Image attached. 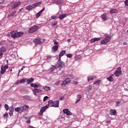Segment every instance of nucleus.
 Returning a JSON list of instances; mask_svg holds the SVG:
<instances>
[{
	"label": "nucleus",
	"mask_w": 128,
	"mask_h": 128,
	"mask_svg": "<svg viewBox=\"0 0 128 128\" xmlns=\"http://www.w3.org/2000/svg\"><path fill=\"white\" fill-rule=\"evenodd\" d=\"M10 34L13 38H20L24 36V32H17L16 31H12L10 32Z\"/></svg>",
	"instance_id": "obj_1"
},
{
	"label": "nucleus",
	"mask_w": 128,
	"mask_h": 128,
	"mask_svg": "<svg viewBox=\"0 0 128 128\" xmlns=\"http://www.w3.org/2000/svg\"><path fill=\"white\" fill-rule=\"evenodd\" d=\"M112 38L108 35L105 36V38L100 41L101 44H106L108 42H110Z\"/></svg>",
	"instance_id": "obj_2"
},
{
	"label": "nucleus",
	"mask_w": 128,
	"mask_h": 128,
	"mask_svg": "<svg viewBox=\"0 0 128 128\" xmlns=\"http://www.w3.org/2000/svg\"><path fill=\"white\" fill-rule=\"evenodd\" d=\"M72 82V80H70V79L68 78H65L64 80L62 82V84H61L62 86H66V84H70Z\"/></svg>",
	"instance_id": "obj_3"
},
{
	"label": "nucleus",
	"mask_w": 128,
	"mask_h": 128,
	"mask_svg": "<svg viewBox=\"0 0 128 128\" xmlns=\"http://www.w3.org/2000/svg\"><path fill=\"white\" fill-rule=\"evenodd\" d=\"M47 108H48V104L41 108L40 110L38 113L39 116H42L45 110H46Z\"/></svg>",
	"instance_id": "obj_4"
},
{
	"label": "nucleus",
	"mask_w": 128,
	"mask_h": 128,
	"mask_svg": "<svg viewBox=\"0 0 128 128\" xmlns=\"http://www.w3.org/2000/svg\"><path fill=\"white\" fill-rule=\"evenodd\" d=\"M122 74V68L118 67L117 70L114 72V75L116 76H120Z\"/></svg>",
	"instance_id": "obj_5"
},
{
	"label": "nucleus",
	"mask_w": 128,
	"mask_h": 128,
	"mask_svg": "<svg viewBox=\"0 0 128 128\" xmlns=\"http://www.w3.org/2000/svg\"><path fill=\"white\" fill-rule=\"evenodd\" d=\"M20 2H16L11 6V8L12 10H14V8H18V6H20Z\"/></svg>",
	"instance_id": "obj_6"
},
{
	"label": "nucleus",
	"mask_w": 128,
	"mask_h": 128,
	"mask_svg": "<svg viewBox=\"0 0 128 128\" xmlns=\"http://www.w3.org/2000/svg\"><path fill=\"white\" fill-rule=\"evenodd\" d=\"M33 42L36 44H42V40L40 38L34 39Z\"/></svg>",
	"instance_id": "obj_7"
},
{
	"label": "nucleus",
	"mask_w": 128,
	"mask_h": 128,
	"mask_svg": "<svg viewBox=\"0 0 128 128\" xmlns=\"http://www.w3.org/2000/svg\"><path fill=\"white\" fill-rule=\"evenodd\" d=\"M102 37L98 38H93L90 40V42L91 44H92L94 42H98L99 40H102Z\"/></svg>",
	"instance_id": "obj_8"
},
{
	"label": "nucleus",
	"mask_w": 128,
	"mask_h": 128,
	"mask_svg": "<svg viewBox=\"0 0 128 128\" xmlns=\"http://www.w3.org/2000/svg\"><path fill=\"white\" fill-rule=\"evenodd\" d=\"M56 66L57 68H64V62H58Z\"/></svg>",
	"instance_id": "obj_9"
},
{
	"label": "nucleus",
	"mask_w": 128,
	"mask_h": 128,
	"mask_svg": "<svg viewBox=\"0 0 128 128\" xmlns=\"http://www.w3.org/2000/svg\"><path fill=\"white\" fill-rule=\"evenodd\" d=\"M109 113L110 116H116V110L110 109Z\"/></svg>",
	"instance_id": "obj_10"
},
{
	"label": "nucleus",
	"mask_w": 128,
	"mask_h": 128,
	"mask_svg": "<svg viewBox=\"0 0 128 128\" xmlns=\"http://www.w3.org/2000/svg\"><path fill=\"white\" fill-rule=\"evenodd\" d=\"M59 106H60V100H58L54 102L53 106L54 108H58Z\"/></svg>",
	"instance_id": "obj_11"
},
{
	"label": "nucleus",
	"mask_w": 128,
	"mask_h": 128,
	"mask_svg": "<svg viewBox=\"0 0 128 128\" xmlns=\"http://www.w3.org/2000/svg\"><path fill=\"white\" fill-rule=\"evenodd\" d=\"M42 92V90L38 88H34L33 90V94L34 96H36V93Z\"/></svg>",
	"instance_id": "obj_12"
},
{
	"label": "nucleus",
	"mask_w": 128,
	"mask_h": 128,
	"mask_svg": "<svg viewBox=\"0 0 128 128\" xmlns=\"http://www.w3.org/2000/svg\"><path fill=\"white\" fill-rule=\"evenodd\" d=\"M22 112H26L27 110H28V106L26 105H24L23 106L21 107Z\"/></svg>",
	"instance_id": "obj_13"
},
{
	"label": "nucleus",
	"mask_w": 128,
	"mask_h": 128,
	"mask_svg": "<svg viewBox=\"0 0 128 128\" xmlns=\"http://www.w3.org/2000/svg\"><path fill=\"white\" fill-rule=\"evenodd\" d=\"M46 10V8L44 7L40 10L38 14H36V18H38L42 14L43 12Z\"/></svg>",
	"instance_id": "obj_14"
},
{
	"label": "nucleus",
	"mask_w": 128,
	"mask_h": 128,
	"mask_svg": "<svg viewBox=\"0 0 128 128\" xmlns=\"http://www.w3.org/2000/svg\"><path fill=\"white\" fill-rule=\"evenodd\" d=\"M63 112L64 114H66L68 116H70L72 114V112L68 110V109H64L63 110Z\"/></svg>",
	"instance_id": "obj_15"
},
{
	"label": "nucleus",
	"mask_w": 128,
	"mask_h": 128,
	"mask_svg": "<svg viewBox=\"0 0 128 128\" xmlns=\"http://www.w3.org/2000/svg\"><path fill=\"white\" fill-rule=\"evenodd\" d=\"M38 28H40L36 26V25H34L32 26V32H36L38 30Z\"/></svg>",
	"instance_id": "obj_16"
},
{
	"label": "nucleus",
	"mask_w": 128,
	"mask_h": 128,
	"mask_svg": "<svg viewBox=\"0 0 128 128\" xmlns=\"http://www.w3.org/2000/svg\"><path fill=\"white\" fill-rule=\"evenodd\" d=\"M42 4L40 2H38L35 4H32V8H36L38 6H40Z\"/></svg>",
	"instance_id": "obj_17"
},
{
	"label": "nucleus",
	"mask_w": 128,
	"mask_h": 128,
	"mask_svg": "<svg viewBox=\"0 0 128 128\" xmlns=\"http://www.w3.org/2000/svg\"><path fill=\"white\" fill-rule=\"evenodd\" d=\"M94 80H96V76H89L88 77V82Z\"/></svg>",
	"instance_id": "obj_18"
},
{
	"label": "nucleus",
	"mask_w": 128,
	"mask_h": 128,
	"mask_svg": "<svg viewBox=\"0 0 128 128\" xmlns=\"http://www.w3.org/2000/svg\"><path fill=\"white\" fill-rule=\"evenodd\" d=\"M26 82V78H23L20 80V82L18 81L17 82L18 84H24Z\"/></svg>",
	"instance_id": "obj_19"
},
{
	"label": "nucleus",
	"mask_w": 128,
	"mask_h": 128,
	"mask_svg": "<svg viewBox=\"0 0 128 128\" xmlns=\"http://www.w3.org/2000/svg\"><path fill=\"white\" fill-rule=\"evenodd\" d=\"M48 106H48H54V102L52 100H49Z\"/></svg>",
	"instance_id": "obj_20"
},
{
	"label": "nucleus",
	"mask_w": 128,
	"mask_h": 128,
	"mask_svg": "<svg viewBox=\"0 0 128 128\" xmlns=\"http://www.w3.org/2000/svg\"><path fill=\"white\" fill-rule=\"evenodd\" d=\"M43 88L46 92H48V90H50V88L48 86H45L43 87Z\"/></svg>",
	"instance_id": "obj_21"
},
{
	"label": "nucleus",
	"mask_w": 128,
	"mask_h": 128,
	"mask_svg": "<svg viewBox=\"0 0 128 128\" xmlns=\"http://www.w3.org/2000/svg\"><path fill=\"white\" fill-rule=\"evenodd\" d=\"M40 84H32V88H40Z\"/></svg>",
	"instance_id": "obj_22"
},
{
	"label": "nucleus",
	"mask_w": 128,
	"mask_h": 128,
	"mask_svg": "<svg viewBox=\"0 0 128 128\" xmlns=\"http://www.w3.org/2000/svg\"><path fill=\"white\" fill-rule=\"evenodd\" d=\"M0 52H6V48L4 46H2L0 48Z\"/></svg>",
	"instance_id": "obj_23"
},
{
	"label": "nucleus",
	"mask_w": 128,
	"mask_h": 128,
	"mask_svg": "<svg viewBox=\"0 0 128 128\" xmlns=\"http://www.w3.org/2000/svg\"><path fill=\"white\" fill-rule=\"evenodd\" d=\"M16 14V11H14V12L10 13L8 16V18H12V16H14V14Z\"/></svg>",
	"instance_id": "obj_24"
},
{
	"label": "nucleus",
	"mask_w": 128,
	"mask_h": 128,
	"mask_svg": "<svg viewBox=\"0 0 128 128\" xmlns=\"http://www.w3.org/2000/svg\"><path fill=\"white\" fill-rule=\"evenodd\" d=\"M62 3V0H56V4H58V6H60Z\"/></svg>",
	"instance_id": "obj_25"
},
{
	"label": "nucleus",
	"mask_w": 128,
	"mask_h": 128,
	"mask_svg": "<svg viewBox=\"0 0 128 128\" xmlns=\"http://www.w3.org/2000/svg\"><path fill=\"white\" fill-rule=\"evenodd\" d=\"M6 72V70L4 68V66H1L0 74H4Z\"/></svg>",
	"instance_id": "obj_26"
},
{
	"label": "nucleus",
	"mask_w": 128,
	"mask_h": 128,
	"mask_svg": "<svg viewBox=\"0 0 128 128\" xmlns=\"http://www.w3.org/2000/svg\"><path fill=\"white\" fill-rule=\"evenodd\" d=\"M15 112H22V107H17L14 108Z\"/></svg>",
	"instance_id": "obj_27"
},
{
	"label": "nucleus",
	"mask_w": 128,
	"mask_h": 128,
	"mask_svg": "<svg viewBox=\"0 0 128 128\" xmlns=\"http://www.w3.org/2000/svg\"><path fill=\"white\" fill-rule=\"evenodd\" d=\"M66 17V14H62L60 16L59 18L60 20H62L63 18H64Z\"/></svg>",
	"instance_id": "obj_28"
},
{
	"label": "nucleus",
	"mask_w": 128,
	"mask_h": 128,
	"mask_svg": "<svg viewBox=\"0 0 128 128\" xmlns=\"http://www.w3.org/2000/svg\"><path fill=\"white\" fill-rule=\"evenodd\" d=\"M102 20L106 21V20H107L108 17L106 16V14H102Z\"/></svg>",
	"instance_id": "obj_29"
},
{
	"label": "nucleus",
	"mask_w": 128,
	"mask_h": 128,
	"mask_svg": "<svg viewBox=\"0 0 128 128\" xmlns=\"http://www.w3.org/2000/svg\"><path fill=\"white\" fill-rule=\"evenodd\" d=\"M58 49V45H56L55 46L52 48V50H54V52H56Z\"/></svg>",
	"instance_id": "obj_30"
},
{
	"label": "nucleus",
	"mask_w": 128,
	"mask_h": 128,
	"mask_svg": "<svg viewBox=\"0 0 128 128\" xmlns=\"http://www.w3.org/2000/svg\"><path fill=\"white\" fill-rule=\"evenodd\" d=\"M64 54H66V50H62V51H61V52H60V54H59V56H63Z\"/></svg>",
	"instance_id": "obj_31"
},
{
	"label": "nucleus",
	"mask_w": 128,
	"mask_h": 128,
	"mask_svg": "<svg viewBox=\"0 0 128 128\" xmlns=\"http://www.w3.org/2000/svg\"><path fill=\"white\" fill-rule=\"evenodd\" d=\"M92 90V86H90L86 88V92H90V90Z\"/></svg>",
	"instance_id": "obj_32"
},
{
	"label": "nucleus",
	"mask_w": 128,
	"mask_h": 128,
	"mask_svg": "<svg viewBox=\"0 0 128 128\" xmlns=\"http://www.w3.org/2000/svg\"><path fill=\"white\" fill-rule=\"evenodd\" d=\"M107 80L109 82H114V78H112V76H110L107 78Z\"/></svg>",
	"instance_id": "obj_33"
},
{
	"label": "nucleus",
	"mask_w": 128,
	"mask_h": 128,
	"mask_svg": "<svg viewBox=\"0 0 128 128\" xmlns=\"http://www.w3.org/2000/svg\"><path fill=\"white\" fill-rule=\"evenodd\" d=\"M26 10H32V6L30 5H28L26 7Z\"/></svg>",
	"instance_id": "obj_34"
},
{
	"label": "nucleus",
	"mask_w": 128,
	"mask_h": 128,
	"mask_svg": "<svg viewBox=\"0 0 128 128\" xmlns=\"http://www.w3.org/2000/svg\"><path fill=\"white\" fill-rule=\"evenodd\" d=\"M100 84V80H97L94 82V84H96V86H98Z\"/></svg>",
	"instance_id": "obj_35"
},
{
	"label": "nucleus",
	"mask_w": 128,
	"mask_h": 128,
	"mask_svg": "<svg viewBox=\"0 0 128 128\" xmlns=\"http://www.w3.org/2000/svg\"><path fill=\"white\" fill-rule=\"evenodd\" d=\"M30 82H32V78H30L27 80V84H30Z\"/></svg>",
	"instance_id": "obj_36"
},
{
	"label": "nucleus",
	"mask_w": 128,
	"mask_h": 128,
	"mask_svg": "<svg viewBox=\"0 0 128 128\" xmlns=\"http://www.w3.org/2000/svg\"><path fill=\"white\" fill-rule=\"evenodd\" d=\"M23 98H24V100H30V96H23Z\"/></svg>",
	"instance_id": "obj_37"
},
{
	"label": "nucleus",
	"mask_w": 128,
	"mask_h": 128,
	"mask_svg": "<svg viewBox=\"0 0 128 128\" xmlns=\"http://www.w3.org/2000/svg\"><path fill=\"white\" fill-rule=\"evenodd\" d=\"M56 68H58V67L56 66H53L52 68L50 69V72H54Z\"/></svg>",
	"instance_id": "obj_38"
},
{
	"label": "nucleus",
	"mask_w": 128,
	"mask_h": 128,
	"mask_svg": "<svg viewBox=\"0 0 128 128\" xmlns=\"http://www.w3.org/2000/svg\"><path fill=\"white\" fill-rule=\"evenodd\" d=\"M110 12L111 14H114L115 12H116V9H112L110 10Z\"/></svg>",
	"instance_id": "obj_39"
},
{
	"label": "nucleus",
	"mask_w": 128,
	"mask_h": 128,
	"mask_svg": "<svg viewBox=\"0 0 128 128\" xmlns=\"http://www.w3.org/2000/svg\"><path fill=\"white\" fill-rule=\"evenodd\" d=\"M14 106H11L10 108V112H14Z\"/></svg>",
	"instance_id": "obj_40"
},
{
	"label": "nucleus",
	"mask_w": 128,
	"mask_h": 128,
	"mask_svg": "<svg viewBox=\"0 0 128 128\" xmlns=\"http://www.w3.org/2000/svg\"><path fill=\"white\" fill-rule=\"evenodd\" d=\"M28 32L29 34H32V27H31L28 29Z\"/></svg>",
	"instance_id": "obj_41"
},
{
	"label": "nucleus",
	"mask_w": 128,
	"mask_h": 128,
	"mask_svg": "<svg viewBox=\"0 0 128 128\" xmlns=\"http://www.w3.org/2000/svg\"><path fill=\"white\" fill-rule=\"evenodd\" d=\"M66 56L67 58H72V54H67Z\"/></svg>",
	"instance_id": "obj_42"
},
{
	"label": "nucleus",
	"mask_w": 128,
	"mask_h": 128,
	"mask_svg": "<svg viewBox=\"0 0 128 128\" xmlns=\"http://www.w3.org/2000/svg\"><path fill=\"white\" fill-rule=\"evenodd\" d=\"M3 68L5 70H8V65H5L4 66H3Z\"/></svg>",
	"instance_id": "obj_43"
},
{
	"label": "nucleus",
	"mask_w": 128,
	"mask_h": 128,
	"mask_svg": "<svg viewBox=\"0 0 128 128\" xmlns=\"http://www.w3.org/2000/svg\"><path fill=\"white\" fill-rule=\"evenodd\" d=\"M21 94H24L25 92H26V90L25 89H22L20 90Z\"/></svg>",
	"instance_id": "obj_44"
},
{
	"label": "nucleus",
	"mask_w": 128,
	"mask_h": 128,
	"mask_svg": "<svg viewBox=\"0 0 128 128\" xmlns=\"http://www.w3.org/2000/svg\"><path fill=\"white\" fill-rule=\"evenodd\" d=\"M4 108L6 110H8V108H9L8 105L7 104H5Z\"/></svg>",
	"instance_id": "obj_45"
},
{
	"label": "nucleus",
	"mask_w": 128,
	"mask_h": 128,
	"mask_svg": "<svg viewBox=\"0 0 128 128\" xmlns=\"http://www.w3.org/2000/svg\"><path fill=\"white\" fill-rule=\"evenodd\" d=\"M120 102L118 101L116 102V106H120Z\"/></svg>",
	"instance_id": "obj_46"
},
{
	"label": "nucleus",
	"mask_w": 128,
	"mask_h": 128,
	"mask_svg": "<svg viewBox=\"0 0 128 128\" xmlns=\"http://www.w3.org/2000/svg\"><path fill=\"white\" fill-rule=\"evenodd\" d=\"M60 83V80H58L56 82L54 83V86H58L59 84Z\"/></svg>",
	"instance_id": "obj_47"
},
{
	"label": "nucleus",
	"mask_w": 128,
	"mask_h": 128,
	"mask_svg": "<svg viewBox=\"0 0 128 128\" xmlns=\"http://www.w3.org/2000/svg\"><path fill=\"white\" fill-rule=\"evenodd\" d=\"M54 44H56V46H58V42H56V40H54Z\"/></svg>",
	"instance_id": "obj_48"
},
{
	"label": "nucleus",
	"mask_w": 128,
	"mask_h": 128,
	"mask_svg": "<svg viewBox=\"0 0 128 128\" xmlns=\"http://www.w3.org/2000/svg\"><path fill=\"white\" fill-rule=\"evenodd\" d=\"M48 96H44V100H43L44 102H46V100H48Z\"/></svg>",
	"instance_id": "obj_49"
},
{
	"label": "nucleus",
	"mask_w": 128,
	"mask_h": 128,
	"mask_svg": "<svg viewBox=\"0 0 128 128\" xmlns=\"http://www.w3.org/2000/svg\"><path fill=\"white\" fill-rule=\"evenodd\" d=\"M77 98H78V100H82V95L80 94H78L77 96Z\"/></svg>",
	"instance_id": "obj_50"
},
{
	"label": "nucleus",
	"mask_w": 128,
	"mask_h": 128,
	"mask_svg": "<svg viewBox=\"0 0 128 128\" xmlns=\"http://www.w3.org/2000/svg\"><path fill=\"white\" fill-rule=\"evenodd\" d=\"M9 116H14V112L10 111Z\"/></svg>",
	"instance_id": "obj_51"
},
{
	"label": "nucleus",
	"mask_w": 128,
	"mask_h": 128,
	"mask_svg": "<svg viewBox=\"0 0 128 128\" xmlns=\"http://www.w3.org/2000/svg\"><path fill=\"white\" fill-rule=\"evenodd\" d=\"M8 113H5L4 114V118H8Z\"/></svg>",
	"instance_id": "obj_52"
},
{
	"label": "nucleus",
	"mask_w": 128,
	"mask_h": 128,
	"mask_svg": "<svg viewBox=\"0 0 128 128\" xmlns=\"http://www.w3.org/2000/svg\"><path fill=\"white\" fill-rule=\"evenodd\" d=\"M125 5L128 6V0H126L124 2Z\"/></svg>",
	"instance_id": "obj_53"
},
{
	"label": "nucleus",
	"mask_w": 128,
	"mask_h": 128,
	"mask_svg": "<svg viewBox=\"0 0 128 128\" xmlns=\"http://www.w3.org/2000/svg\"><path fill=\"white\" fill-rule=\"evenodd\" d=\"M64 100V96H61L60 98V100Z\"/></svg>",
	"instance_id": "obj_54"
},
{
	"label": "nucleus",
	"mask_w": 128,
	"mask_h": 128,
	"mask_svg": "<svg viewBox=\"0 0 128 128\" xmlns=\"http://www.w3.org/2000/svg\"><path fill=\"white\" fill-rule=\"evenodd\" d=\"M24 66H23L22 68H21L20 70H19L18 72V74H20V72H22V70H24Z\"/></svg>",
	"instance_id": "obj_55"
},
{
	"label": "nucleus",
	"mask_w": 128,
	"mask_h": 128,
	"mask_svg": "<svg viewBox=\"0 0 128 128\" xmlns=\"http://www.w3.org/2000/svg\"><path fill=\"white\" fill-rule=\"evenodd\" d=\"M58 24V22H56L54 23L52 25V26H56Z\"/></svg>",
	"instance_id": "obj_56"
},
{
	"label": "nucleus",
	"mask_w": 128,
	"mask_h": 128,
	"mask_svg": "<svg viewBox=\"0 0 128 128\" xmlns=\"http://www.w3.org/2000/svg\"><path fill=\"white\" fill-rule=\"evenodd\" d=\"M3 54H2V52H0V58H2Z\"/></svg>",
	"instance_id": "obj_57"
},
{
	"label": "nucleus",
	"mask_w": 128,
	"mask_h": 128,
	"mask_svg": "<svg viewBox=\"0 0 128 128\" xmlns=\"http://www.w3.org/2000/svg\"><path fill=\"white\" fill-rule=\"evenodd\" d=\"M56 18V16H51V18H52V20H54V18Z\"/></svg>",
	"instance_id": "obj_58"
},
{
	"label": "nucleus",
	"mask_w": 128,
	"mask_h": 128,
	"mask_svg": "<svg viewBox=\"0 0 128 128\" xmlns=\"http://www.w3.org/2000/svg\"><path fill=\"white\" fill-rule=\"evenodd\" d=\"M60 60H62V56H59L58 58V62H60Z\"/></svg>",
	"instance_id": "obj_59"
},
{
	"label": "nucleus",
	"mask_w": 128,
	"mask_h": 128,
	"mask_svg": "<svg viewBox=\"0 0 128 128\" xmlns=\"http://www.w3.org/2000/svg\"><path fill=\"white\" fill-rule=\"evenodd\" d=\"M52 56H47L46 57V60H50Z\"/></svg>",
	"instance_id": "obj_60"
},
{
	"label": "nucleus",
	"mask_w": 128,
	"mask_h": 128,
	"mask_svg": "<svg viewBox=\"0 0 128 128\" xmlns=\"http://www.w3.org/2000/svg\"><path fill=\"white\" fill-rule=\"evenodd\" d=\"M26 122H27L28 124H30V120H28L26 121Z\"/></svg>",
	"instance_id": "obj_61"
},
{
	"label": "nucleus",
	"mask_w": 128,
	"mask_h": 128,
	"mask_svg": "<svg viewBox=\"0 0 128 128\" xmlns=\"http://www.w3.org/2000/svg\"><path fill=\"white\" fill-rule=\"evenodd\" d=\"M80 99L77 100L76 101V104H78V102H80Z\"/></svg>",
	"instance_id": "obj_62"
},
{
	"label": "nucleus",
	"mask_w": 128,
	"mask_h": 128,
	"mask_svg": "<svg viewBox=\"0 0 128 128\" xmlns=\"http://www.w3.org/2000/svg\"><path fill=\"white\" fill-rule=\"evenodd\" d=\"M4 2V0H0V3L2 4V2Z\"/></svg>",
	"instance_id": "obj_63"
},
{
	"label": "nucleus",
	"mask_w": 128,
	"mask_h": 128,
	"mask_svg": "<svg viewBox=\"0 0 128 128\" xmlns=\"http://www.w3.org/2000/svg\"><path fill=\"white\" fill-rule=\"evenodd\" d=\"M78 84V82H77V81H76L75 82H74V84Z\"/></svg>",
	"instance_id": "obj_64"
}]
</instances>
